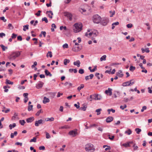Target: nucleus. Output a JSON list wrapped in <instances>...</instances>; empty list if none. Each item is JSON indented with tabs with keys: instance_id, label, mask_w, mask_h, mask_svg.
Instances as JSON below:
<instances>
[{
	"instance_id": "1",
	"label": "nucleus",
	"mask_w": 152,
	"mask_h": 152,
	"mask_svg": "<svg viewBox=\"0 0 152 152\" xmlns=\"http://www.w3.org/2000/svg\"><path fill=\"white\" fill-rule=\"evenodd\" d=\"M21 51H15L12 53L8 57V58L11 61L14 60L21 54Z\"/></svg>"
},
{
	"instance_id": "2",
	"label": "nucleus",
	"mask_w": 152,
	"mask_h": 152,
	"mask_svg": "<svg viewBox=\"0 0 152 152\" xmlns=\"http://www.w3.org/2000/svg\"><path fill=\"white\" fill-rule=\"evenodd\" d=\"M83 27L82 24L81 23H76L74 26L73 31L75 33H77L80 31L82 29Z\"/></svg>"
},
{
	"instance_id": "3",
	"label": "nucleus",
	"mask_w": 152,
	"mask_h": 152,
	"mask_svg": "<svg viewBox=\"0 0 152 152\" xmlns=\"http://www.w3.org/2000/svg\"><path fill=\"white\" fill-rule=\"evenodd\" d=\"M85 150L88 152H94L95 148L92 144L88 143L85 145Z\"/></svg>"
},
{
	"instance_id": "4",
	"label": "nucleus",
	"mask_w": 152,
	"mask_h": 152,
	"mask_svg": "<svg viewBox=\"0 0 152 152\" xmlns=\"http://www.w3.org/2000/svg\"><path fill=\"white\" fill-rule=\"evenodd\" d=\"M92 20L94 23L98 24L100 23L101 20V18L99 15L96 14L93 16Z\"/></svg>"
},
{
	"instance_id": "5",
	"label": "nucleus",
	"mask_w": 152,
	"mask_h": 152,
	"mask_svg": "<svg viewBox=\"0 0 152 152\" xmlns=\"http://www.w3.org/2000/svg\"><path fill=\"white\" fill-rule=\"evenodd\" d=\"M98 32L96 30H94L92 32H90L88 34L86 33V36L89 37L91 36H93V37H96L98 35Z\"/></svg>"
},
{
	"instance_id": "6",
	"label": "nucleus",
	"mask_w": 152,
	"mask_h": 152,
	"mask_svg": "<svg viewBox=\"0 0 152 152\" xmlns=\"http://www.w3.org/2000/svg\"><path fill=\"white\" fill-rule=\"evenodd\" d=\"M109 22V20L108 18H104L100 22L102 25L103 26H105Z\"/></svg>"
},
{
	"instance_id": "7",
	"label": "nucleus",
	"mask_w": 152,
	"mask_h": 152,
	"mask_svg": "<svg viewBox=\"0 0 152 152\" xmlns=\"http://www.w3.org/2000/svg\"><path fill=\"white\" fill-rule=\"evenodd\" d=\"M69 134L72 137H74L77 134V130L70 131L69 132Z\"/></svg>"
},
{
	"instance_id": "8",
	"label": "nucleus",
	"mask_w": 152,
	"mask_h": 152,
	"mask_svg": "<svg viewBox=\"0 0 152 152\" xmlns=\"http://www.w3.org/2000/svg\"><path fill=\"white\" fill-rule=\"evenodd\" d=\"M82 49V46H74L72 48V50L75 52H77L80 50H81Z\"/></svg>"
},
{
	"instance_id": "9",
	"label": "nucleus",
	"mask_w": 152,
	"mask_h": 152,
	"mask_svg": "<svg viewBox=\"0 0 152 152\" xmlns=\"http://www.w3.org/2000/svg\"><path fill=\"white\" fill-rule=\"evenodd\" d=\"M64 15L68 18L70 20H72V15L71 13L68 12H64Z\"/></svg>"
},
{
	"instance_id": "10",
	"label": "nucleus",
	"mask_w": 152,
	"mask_h": 152,
	"mask_svg": "<svg viewBox=\"0 0 152 152\" xmlns=\"http://www.w3.org/2000/svg\"><path fill=\"white\" fill-rule=\"evenodd\" d=\"M43 121L42 119H40L38 121H36L35 122V125L36 126H38L40 124H43Z\"/></svg>"
},
{
	"instance_id": "11",
	"label": "nucleus",
	"mask_w": 152,
	"mask_h": 152,
	"mask_svg": "<svg viewBox=\"0 0 152 152\" xmlns=\"http://www.w3.org/2000/svg\"><path fill=\"white\" fill-rule=\"evenodd\" d=\"M112 89L110 88H108V90L105 91V93L106 94H107L108 95L111 96L112 95Z\"/></svg>"
},
{
	"instance_id": "12",
	"label": "nucleus",
	"mask_w": 152,
	"mask_h": 152,
	"mask_svg": "<svg viewBox=\"0 0 152 152\" xmlns=\"http://www.w3.org/2000/svg\"><path fill=\"white\" fill-rule=\"evenodd\" d=\"M116 75L118 76L119 77H122L124 76V74L122 73V70H119L118 72L116 73Z\"/></svg>"
},
{
	"instance_id": "13",
	"label": "nucleus",
	"mask_w": 152,
	"mask_h": 152,
	"mask_svg": "<svg viewBox=\"0 0 152 152\" xmlns=\"http://www.w3.org/2000/svg\"><path fill=\"white\" fill-rule=\"evenodd\" d=\"M94 99L95 100H99L101 99L102 97L99 94H94Z\"/></svg>"
},
{
	"instance_id": "14",
	"label": "nucleus",
	"mask_w": 152,
	"mask_h": 152,
	"mask_svg": "<svg viewBox=\"0 0 152 152\" xmlns=\"http://www.w3.org/2000/svg\"><path fill=\"white\" fill-rule=\"evenodd\" d=\"M43 84L44 83L43 82L39 81V83L36 85V87L37 89H39L42 87Z\"/></svg>"
},
{
	"instance_id": "15",
	"label": "nucleus",
	"mask_w": 152,
	"mask_h": 152,
	"mask_svg": "<svg viewBox=\"0 0 152 152\" xmlns=\"http://www.w3.org/2000/svg\"><path fill=\"white\" fill-rule=\"evenodd\" d=\"M113 120V118L112 116H109L108 117L106 120V121L107 123H110Z\"/></svg>"
},
{
	"instance_id": "16",
	"label": "nucleus",
	"mask_w": 152,
	"mask_h": 152,
	"mask_svg": "<svg viewBox=\"0 0 152 152\" xmlns=\"http://www.w3.org/2000/svg\"><path fill=\"white\" fill-rule=\"evenodd\" d=\"M34 120V117H31L26 119V121L27 123H31Z\"/></svg>"
},
{
	"instance_id": "17",
	"label": "nucleus",
	"mask_w": 152,
	"mask_h": 152,
	"mask_svg": "<svg viewBox=\"0 0 152 152\" xmlns=\"http://www.w3.org/2000/svg\"><path fill=\"white\" fill-rule=\"evenodd\" d=\"M87 107V106L86 105H85V104H83V107H80L79 109L80 110H81L85 111L86 110Z\"/></svg>"
},
{
	"instance_id": "18",
	"label": "nucleus",
	"mask_w": 152,
	"mask_h": 152,
	"mask_svg": "<svg viewBox=\"0 0 152 152\" xmlns=\"http://www.w3.org/2000/svg\"><path fill=\"white\" fill-rule=\"evenodd\" d=\"M141 50L142 53H144L145 52L147 53H148L150 52L149 48H146L145 49L143 48H142L141 49Z\"/></svg>"
},
{
	"instance_id": "19",
	"label": "nucleus",
	"mask_w": 152,
	"mask_h": 152,
	"mask_svg": "<svg viewBox=\"0 0 152 152\" xmlns=\"http://www.w3.org/2000/svg\"><path fill=\"white\" fill-rule=\"evenodd\" d=\"M80 62L79 60H77L76 61L74 62L73 63L74 65L77 66L78 67L80 66Z\"/></svg>"
},
{
	"instance_id": "20",
	"label": "nucleus",
	"mask_w": 152,
	"mask_h": 152,
	"mask_svg": "<svg viewBox=\"0 0 152 152\" xmlns=\"http://www.w3.org/2000/svg\"><path fill=\"white\" fill-rule=\"evenodd\" d=\"M50 101L49 99L47 98L46 97H44V100L43 101V102L44 104H46L47 102H49Z\"/></svg>"
},
{
	"instance_id": "21",
	"label": "nucleus",
	"mask_w": 152,
	"mask_h": 152,
	"mask_svg": "<svg viewBox=\"0 0 152 152\" xmlns=\"http://www.w3.org/2000/svg\"><path fill=\"white\" fill-rule=\"evenodd\" d=\"M45 75L47 76H49L50 77H51L52 76V75L47 69H45Z\"/></svg>"
},
{
	"instance_id": "22",
	"label": "nucleus",
	"mask_w": 152,
	"mask_h": 152,
	"mask_svg": "<svg viewBox=\"0 0 152 152\" xmlns=\"http://www.w3.org/2000/svg\"><path fill=\"white\" fill-rule=\"evenodd\" d=\"M50 12L51 14V15L49 14H48V16L50 18H53L52 15H53V13L51 11H47L46 12V14H48V13Z\"/></svg>"
},
{
	"instance_id": "23",
	"label": "nucleus",
	"mask_w": 152,
	"mask_h": 152,
	"mask_svg": "<svg viewBox=\"0 0 152 152\" xmlns=\"http://www.w3.org/2000/svg\"><path fill=\"white\" fill-rule=\"evenodd\" d=\"M122 86H130V84L129 81L125 82L123 83V84H122Z\"/></svg>"
},
{
	"instance_id": "24",
	"label": "nucleus",
	"mask_w": 152,
	"mask_h": 152,
	"mask_svg": "<svg viewBox=\"0 0 152 152\" xmlns=\"http://www.w3.org/2000/svg\"><path fill=\"white\" fill-rule=\"evenodd\" d=\"M64 85L65 86H68V87H70L72 86V84L71 83H68V82H66L64 84Z\"/></svg>"
},
{
	"instance_id": "25",
	"label": "nucleus",
	"mask_w": 152,
	"mask_h": 152,
	"mask_svg": "<svg viewBox=\"0 0 152 152\" xmlns=\"http://www.w3.org/2000/svg\"><path fill=\"white\" fill-rule=\"evenodd\" d=\"M16 126V124L15 123H13L12 124H10L9 127L10 129H12L13 128H14Z\"/></svg>"
},
{
	"instance_id": "26",
	"label": "nucleus",
	"mask_w": 152,
	"mask_h": 152,
	"mask_svg": "<svg viewBox=\"0 0 152 152\" xmlns=\"http://www.w3.org/2000/svg\"><path fill=\"white\" fill-rule=\"evenodd\" d=\"M69 62L70 60L69 59H65L64 61V65H66L68 63H69Z\"/></svg>"
},
{
	"instance_id": "27",
	"label": "nucleus",
	"mask_w": 152,
	"mask_h": 152,
	"mask_svg": "<svg viewBox=\"0 0 152 152\" xmlns=\"http://www.w3.org/2000/svg\"><path fill=\"white\" fill-rule=\"evenodd\" d=\"M54 120V118L53 117H51L50 118H47L45 119V121H53Z\"/></svg>"
},
{
	"instance_id": "28",
	"label": "nucleus",
	"mask_w": 152,
	"mask_h": 152,
	"mask_svg": "<svg viewBox=\"0 0 152 152\" xmlns=\"http://www.w3.org/2000/svg\"><path fill=\"white\" fill-rule=\"evenodd\" d=\"M106 56L105 55H104L102 56L100 58L101 61H105L106 60Z\"/></svg>"
},
{
	"instance_id": "29",
	"label": "nucleus",
	"mask_w": 152,
	"mask_h": 152,
	"mask_svg": "<svg viewBox=\"0 0 152 152\" xmlns=\"http://www.w3.org/2000/svg\"><path fill=\"white\" fill-rule=\"evenodd\" d=\"M6 83L8 84L12 85L13 83L12 82L10 81V80L6 79Z\"/></svg>"
},
{
	"instance_id": "30",
	"label": "nucleus",
	"mask_w": 152,
	"mask_h": 152,
	"mask_svg": "<svg viewBox=\"0 0 152 152\" xmlns=\"http://www.w3.org/2000/svg\"><path fill=\"white\" fill-rule=\"evenodd\" d=\"M135 131L136 132L137 134H139L140 132L141 131V130L140 128H136L135 129Z\"/></svg>"
},
{
	"instance_id": "31",
	"label": "nucleus",
	"mask_w": 152,
	"mask_h": 152,
	"mask_svg": "<svg viewBox=\"0 0 152 152\" xmlns=\"http://www.w3.org/2000/svg\"><path fill=\"white\" fill-rule=\"evenodd\" d=\"M84 87V84H81L80 86L78 87L77 89L78 91H80L81 89L83 88Z\"/></svg>"
},
{
	"instance_id": "32",
	"label": "nucleus",
	"mask_w": 152,
	"mask_h": 152,
	"mask_svg": "<svg viewBox=\"0 0 152 152\" xmlns=\"http://www.w3.org/2000/svg\"><path fill=\"white\" fill-rule=\"evenodd\" d=\"M49 56L50 58H51L52 57V55L51 52L49 51L48 53H47L46 55L47 57H48Z\"/></svg>"
},
{
	"instance_id": "33",
	"label": "nucleus",
	"mask_w": 152,
	"mask_h": 152,
	"mask_svg": "<svg viewBox=\"0 0 152 152\" xmlns=\"http://www.w3.org/2000/svg\"><path fill=\"white\" fill-rule=\"evenodd\" d=\"M19 123L21 125L23 126L24 125V124L26 123V122L24 120H20L19 121Z\"/></svg>"
},
{
	"instance_id": "34",
	"label": "nucleus",
	"mask_w": 152,
	"mask_h": 152,
	"mask_svg": "<svg viewBox=\"0 0 152 152\" xmlns=\"http://www.w3.org/2000/svg\"><path fill=\"white\" fill-rule=\"evenodd\" d=\"M102 110V109H98L96 110V112H97V115H99L100 114V111Z\"/></svg>"
},
{
	"instance_id": "35",
	"label": "nucleus",
	"mask_w": 152,
	"mask_h": 152,
	"mask_svg": "<svg viewBox=\"0 0 152 152\" xmlns=\"http://www.w3.org/2000/svg\"><path fill=\"white\" fill-rule=\"evenodd\" d=\"M132 133V132L130 129H129L128 131H126L125 132V134H127L128 135Z\"/></svg>"
},
{
	"instance_id": "36",
	"label": "nucleus",
	"mask_w": 152,
	"mask_h": 152,
	"mask_svg": "<svg viewBox=\"0 0 152 152\" xmlns=\"http://www.w3.org/2000/svg\"><path fill=\"white\" fill-rule=\"evenodd\" d=\"M94 94L91 95L90 96V98L88 99H88H89L90 101H91L92 99H94Z\"/></svg>"
},
{
	"instance_id": "37",
	"label": "nucleus",
	"mask_w": 152,
	"mask_h": 152,
	"mask_svg": "<svg viewBox=\"0 0 152 152\" xmlns=\"http://www.w3.org/2000/svg\"><path fill=\"white\" fill-rule=\"evenodd\" d=\"M74 106L76 107L77 109L80 108V103L79 102H77V104H75Z\"/></svg>"
},
{
	"instance_id": "38",
	"label": "nucleus",
	"mask_w": 152,
	"mask_h": 152,
	"mask_svg": "<svg viewBox=\"0 0 152 152\" xmlns=\"http://www.w3.org/2000/svg\"><path fill=\"white\" fill-rule=\"evenodd\" d=\"M30 142H37V138L36 137H34L32 139L30 140Z\"/></svg>"
},
{
	"instance_id": "39",
	"label": "nucleus",
	"mask_w": 152,
	"mask_h": 152,
	"mask_svg": "<svg viewBox=\"0 0 152 152\" xmlns=\"http://www.w3.org/2000/svg\"><path fill=\"white\" fill-rule=\"evenodd\" d=\"M135 67L133 66H131L129 68V70L131 71H133L135 69Z\"/></svg>"
},
{
	"instance_id": "40",
	"label": "nucleus",
	"mask_w": 152,
	"mask_h": 152,
	"mask_svg": "<svg viewBox=\"0 0 152 152\" xmlns=\"http://www.w3.org/2000/svg\"><path fill=\"white\" fill-rule=\"evenodd\" d=\"M1 47L2 48L3 51H5L6 49H7V47H5L3 45H0Z\"/></svg>"
},
{
	"instance_id": "41",
	"label": "nucleus",
	"mask_w": 152,
	"mask_h": 152,
	"mask_svg": "<svg viewBox=\"0 0 152 152\" xmlns=\"http://www.w3.org/2000/svg\"><path fill=\"white\" fill-rule=\"evenodd\" d=\"M18 115V113H15L14 114V115L12 117V120H14L16 118V117Z\"/></svg>"
},
{
	"instance_id": "42",
	"label": "nucleus",
	"mask_w": 152,
	"mask_h": 152,
	"mask_svg": "<svg viewBox=\"0 0 152 152\" xmlns=\"http://www.w3.org/2000/svg\"><path fill=\"white\" fill-rule=\"evenodd\" d=\"M79 11H80L82 13L86 11V10L82 8H79Z\"/></svg>"
},
{
	"instance_id": "43",
	"label": "nucleus",
	"mask_w": 152,
	"mask_h": 152,
	"mask_svg": "<svg viewBox=\"0 0 152 152\" xmlns=\"http://www.w3.org/2000/svg\"><path fill=\"white\" fill-rule=\"evenodd\" d=\"M28 26L29 25L28 24L24 26H23V30L25 31H26V29H25V27H26V29H28Z\"/></svg>"
},
{
	"instance_id": "44",
	"label": "nucleus",
	"mask_w": 152,
	"mask_h": 152,
	"mask_svg": "<svg viewBox=\"0 0 152 152\" xmlns=\"http://www.w3.org/2000/svg\"><path fill=\"white\" fill-rule=\"evenodd\" d=\"M33 105H29L28 107V111H30L31 110H32V109L33 107Z\"/></svg>"
},
{
	"instance_id": "45",
	"label": "nucleus",
	"mask_w": 152,
	"mask_h": 152,
	"mask_svg": "<svg viewBox=\"0 0 152 152\" xmlns=\"http://www.w3.org/2000/svg\"><path fill=\"white\" fill-rule=\"evenodd\" d=\"M45 133L46 138L47 139L50 138V136L49 133L47 132H46Z\"/></svg>"
},
{
	"instance_id": "46",
	"label": "nucleus",
	"mask_w": 152,
	"mask_h": 152,
	"mask_svg": "<svg viewBox=\"0 0 152 152\" xmlns=\"http://www.w3.org/2000/svg\"><path fill=\"white\" fill-rule=\"evenodd\" d=\"M78 72L79 73L82 74L84 73V70L83 69H80L79 70Z\"/></svg>"
},
{
	"instance_id": "47",
	"label": "nucleus",
	"mask_w": 152,
	"mask_h": 152,
	"mask_svg": "<svg viewBox=\"0 0 152 152\" xmlns=\"http://www.w3.org/2000/svg\"><path fill=\"white\" fill-rule=\"evenodd\" d=\"M42 21H45L46 23H47L48 22V20L46 17H44V18H42Z\"/></svg>"
},
{
	"instance_id": "48",
	"label": "nucleus",
	"mask_w": 152,
	"mask_h": 152,
	"mask_svg": "<svg viewBox=\"0 0 152 152\" xmlns=\"http://www.w3.org/2000/svg\"><path fill=\"white\" fill-rule=\"evenodd\" d=\"M17 36V34H16L14 33H13L11 36L12 38V39H15L16 38Z\"/></svg>"
},
{
	"instance_id": "49",
	"label": "nucleus",
	"mask_w": 152,
	"mask_h": 152,
	"mask_svg": "<svg viewBox=\"0 0 152 152\" xmlns=\"http://www.w3.org/2000/svg\"><path fill=\"white\" fill-rule=\"evenodd\" d=\"M99 75L100 74L99 73H96L95 75V76L97 77L98 79L99 80L100 79V77L99 76Z\"/></svg>"
},
{
	"instance_id": "50",
	"label": "nucleus",
	"mask_w": 152,
	"mask_h": 152,
	"mask_svg": "<svg viewBox=\"0 0 152 152\" xmlns=\"http://www.w3.org/2000/svg\"><path fill=\"white\" fill-rule=\"evenodd\" d=\"M63 47L64 48H68V45L67 43H65L63 45Z\"/></svg>"
},
{
	"instance_id": "51",
	"label": "nucleus",
	"mask_w": 152,
	"mask_h": 152,
	"mask_svg": "<svg viewBox=\"0 0 152 152\" xmlns=\"http://www.w3.org/2000/svg\"><path fill=\"white\" fill-rule=\"evenodd\" d=\"M0 19L3 20L4 22H6L7 21L6 19H5V18L4 16L0 17Z\"/></svg>"
},
{
	"instance_id": "52",
	"label": "nucleus",
	"mask_w": 152,
	"mask_h": 152,
	"mask_svg": "<svg viewBox=\"0 0 152 152\" xmlns=\"http://www.w3.org/2000/svg\"><path fill=\"white\" fill-rule=\"evenodd\" d=\"M126 26L128 28H130L133 26V25L132 24H128Z\"/></svg>"
},
{
	"instance_id": "53",
	"label": "nucleus",
	"mask_w": 152,
	"mask_h": 152,
	"mask_svg": "<svg viewBox=\"0 0 152 152\" xmlns=\"http://www.w3.org/2000/svg\"><path fill=\"white\" fill-rule=\"evenodd\" d=\"M126 107L127 106L126 104H124L123 106L122 105L121 106H120V108L122 110H124V108H126Z\"/></svg>"
},
{
	"instance_id": "54",
	"label": "nucleus",
	"mask_w": 152,
	"mask_h": 152,
	"mask_svg": "<svg viewBox=\"0 0 152 152\" xmlns=\"http://www.w3.org/2000/svg\"><path fill=\"white\" fill-rule=\"evenodd\" d=\"M107 110L108 112L112 111L113 113H114L115 112V110L113 109H108Z\"/></svg>"
},
{
	"instance_id": "55",
	"label": "nucleus",
	"mask_w": 152,
	"mask_h": 152,
	"mask_svg": "<svg viewBox=\"0 0 152 152\" xmlns=\"http://www.w3.org/2000/svg\"><path fill=\"white\" fill-rule=\"evenodd\" d=\"M110 13H111V15H110V17H111L113 16L115 14V12L114 11L112 12V11H110Z\"/></svg>"
},
{
	"instance_id": "56",
	"label": "nucleus",
	"mask_w": 152,
	"mask_h": 152,
	"mask_svg": "<svg viewBox=\"0 0 152 152\" xmlns=\"http://www.w3.org/2000/svg\"><path fill=\"white\" fill-rule=\"evenodd\" d=\"M39 150H45V147L44 146H40L39 147Z\"/></svg>"
},
{
	"instance_id": "57",
	"label": "nucleus",
	"mask_w": 152,
	"mask_h": 152,
	"mask_svg": "<svg viewBox=\"0 0 152 152\" xmlns=\"http://www.w3.org/2000/svg\"><path fill=\"white\" fill-rule=\"evenodd\" d=\"M146 109H147V107L146 106H143L142 107V108L141 110V111L142 112H143L144 111V110Z\"/></svg>"
},
{
	"instance_id": "58",
	"label": "nucleus",
	"mask_w": 152,
	"mask_h": 152,
	"mask_svg": "<svg viewBox=\"0 0 152 152\" xmlns=\"http://www.w3.org/2000/svg\"><path fill=\"white\" fill-rule=\"evenodd\" d=\"M42 110V109H41L40 110H39V111H38L37 112V113H36V115L37 116H39L40 114V113L41 112V111Z\"/></svg>"
},
{
	"instance_id": "59",
	"label": "nucleus",
	"mask_w": 152,
	"mask_h": 152,
	"mask_svg": "<svg viewBox=\"0 0 152 152\" xmlns=\"http://www.w3.org/2000/svg\"><path fill=\"white\" fill-rule=\"evenodd\" d=\"M37 65V63L36 61H35L34 64L31 66L32 68H33L34 67H35V66H36Z\"/></svg>"
},
{
	"instance_id": "60",
	"label": "nucleus",
	"mask_w": 152,
	"mask_h": 152,
	"mask_svg": "<svg viewBox=\"0 0 152 152\" xmlns=\"http://www.w3.org/2000/svg\"><path fill=\"white\" fill-rule=\"evenodd\" d=\"M17 39L18 40L21 41L22 40V38L21 36H19L18 37Z\"/></svg>"
},
{
	"instance_id": "61",
	"label": "nucleus",
	"mask_w": 152,
	"mask_h": 152,
	"mask_svg": "<svg viewBox=\"0 0 152 152\" xmlns=\"http://www.w3.org/2000/svg\"><path fill=\"white\" fill-rule=\"evenodd\" d=\"M88 69L90 70V71L91 72H94L95 71V69H91V66H89L88 67Z\"/></svg>"
},
{
	"instance_id": "62",
	"label": "nucleus",
	"mask_w": 152,
	"mask_h": 152,
	"mask_svg": "<svg viewBox=\"0 0 152 152\" xmlns=\"http://www.w3.org/2000/svg\"><path fill=\"white\" fill-rule=\"evenodd\" d=\"M8 27L10 29H12L13 27L12 26V25L11 23H9L8 25Z\"/></svg>"
},
{
	"instance_id": "63",
	"label": "nucleus",
	"mask_w": 152,
	"mask_h": 152,
	"mask_svg": "<svg viewBox=\"0 0 152 152\" xmlns=\"http://www.w3.org/2000/svg\"><path fill=\"white\" fill-rule=\"evenodd\" d=\"M5 34L3 33H0V37L2 38L3 37H5Z\"/></svg>"
},
{
	"instance_id": "64",
	"label": "nucleus",
	"mask_w": 152,
	"mask_h": 152,
	"mask_svg": "<svg viewBox=\"0 0 152 152\" xmlns=\"http://www.w3.org/2000/svg\"><path fill=\"white\" fill-rule=\"evenodd\" d=\"M41 12L40 10H39L37 13H36L35 15L37 16H39L40 15V13Z\"/></svg>"
}]
</instances>
